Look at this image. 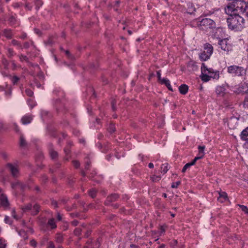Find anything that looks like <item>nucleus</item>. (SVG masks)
Segmentation results:
<instances>
[{
  "mask_svg": "<svg viewBox=\"0 0 248 248\" xmlns=\"http://www.w3.org/2000/svg\"><path fill=\"white\" fill-rule=\"evenodd\" d=\"M218 45L222 50L228 53L232 50V45L227 38L219 39Z\"/></svg>",
  "mask_w": 248,
  "mask_h": 248,
  "instance_id": "4",
  "label": "nucleus"
},
{
  "mask_svg": "<svg viewBox=\"0 0 248 248\" xmlns=\"http://www.w3.org/2000/svg\"><path fill=\"white\" fill-rule=\"evenodd\" d=\"M225 88L221 86H218L216 88V92L217 94L220 96H223L225 93Z\"/></svg>",
  "mask_w": 248,
  "mask_h": 248,
  "instance_id": "20",
  "label": "nucleus"
},
{
  "mask_svg": "<svg viewBox=\"0 0 248 248\" xmlns=\"http://www.w3.org/2000/svg\"><path fill=\"white\" fill-rule=\"evenodd\" d=\"M82 230L80 228H77L74 230V233L76 235L78 236L81 234Z\"/></svg>",
  "mask_w": 248,
  "mask_h": 248,
  "instance_id": "44",
  "label": "nucleus"
},
{
  "mask_svg": "<svg viewBox=\"0 0 248 248\" xmlns=\"http://www.w3.org/2000/svg\"><path fill=\"white\" fill-rule=\"evenodd\" d=\"M238 206L240 207L242 210L246 214H248V208L247 206L243 205H240L239 204Z\"/></svg>",
  "mask_w": 248,
  "mask_h": 248,
  "instance_id": "42",
  "label": "nucleus"
},
{
  "mask_svg": "<svg viewBox=\"0 0 248 248\" xmlns=\"http://www.w3.org/2000/svg\"><path fill=\"white\" fill-rule=\"evenodd\" d=\"M25 7L28 9L29 10H31L32 7L30 5V4L28 2H26Z\"/></svg>",
  "mask_w": 248,
  "mask_h": 248,
  "instance_id": "57",
  "label": "nucleus"
},
{
  "mask_svg": "<svg viewBox=\"0 0 248 248\" xmlns=\"http://www.w3.org/2000/svg\"><path fill=\"white\" fill-rule=\"evenodd\" d=\"M225 12L226 14L229 15V16H231L234 15V14H237V11L235 9V7L233 3H229L224 8Z\"/></svg>",
  "mask_w": 248,
  "mask_h": 248,
  "instance_id": "9",
  "label": "nucleus"
},
{
  "mask_svg": "<svg viewBox=\"0 0 248 248\" xmlns=\"http://www.w3.org/2000/svg\"><path fill=\"white\" fill-rule=\"evenodd\" d=\"M30 244L31 246L33 247H36L37 246V242L34 239L31 240L30 241Z\"/></svg>",
  "mask_w": 248,
  "mask_h": 248,
  "instance_id": "51",
  "label": "nucleus"
},
{
  "mask_svg": "<svg viewBox=\"0 0 248 248\" xmlns=\"http://www.w3.org/2000/svg\"><path fill=\"white\" fill-rule=\"evenodd\" d=\"M6 244L4 239L0 238V248H5Z\"/></svg>",
  "mask_w": 248,
  "mask_h": 248,
  "instance_id": "39",
  "label": "nucleus"
},
{
  "mask_svg": "<svg viewBox=\"0 0 248 248\" xmlns=\"http://www.w3.org/2000/svg\"><path fill=\"white\" fill-rule=\"evenodd\" d=\"M219 196L218 198V200L222 202L228 199L227 194L225 192L220 191L219 192Z\"/></svg>",
  "mask_w": 248,
  "mask_h": 248,
  "instance_id": "15",
  "label": "nucleus"
},
{
  "mask_svg": "<svg viewBox=\"0 0 248 248\" xmlns=\"http://www.w3.org/2000/svg\"><path fill=\"white\" fill-rule=\"evenodd\" d=\"M227 72L235 77H243L246 74V70L243 67L232 65L227 67Z\"/></svg>",
  "mask_w": 248,
  "mask_h": 248,
  "instance_id": "3",
  "label": "nucleus"
},
{
  "mask_svg": "<svg viewBox=\"0 0 248 248\" xmlns=\"http://www.w3.org/2000/svg\"><path fill=\"white\" fill-rule=\"evenodd\" d=\"M14 130L16 132H18L19 131V129L16 124H14Z\"/></svg>",
  "mask_w": 248,
  "mask_h": 248,
  "instance_id": "56",
  "label": "nucleus"
},
{
  "mask_svg": "<svg viewBox=\"0 0 248 248\" xmlns=\"http://www.w3.org/2000/svg\"><path fill=\"white\" fill-rule=\"evenodd\" d=\"M241 138L244 140H248V126L242 131Z\"/></svg>",
  "mask_w": 248,
  "mask_h": 248,
  "instance_id": "18",
  "label": "nucleus"
},
{
  "mask_svg": "<svg viewBox=\"0 0 248 248\" xmlns=\"http://www.w3.org/2000/svg\"><path fill=\"white\" fill-rule=\"evenodd\" d=\"M204 155V154H198V155L194 158V159L192 160L194 163H195L196 161L200 159H202Z\"/></svg>",
  "mask_w": 248,
  "mask_h": 248,
  "instance_id": "36",
  "label": "nucleus"
},
{
  "mask_svg": "<svg viewBox=\"0 0 248 248\" xmlns=\"http://www.w3.org/2000/svg\"><path fill=\"white\" fill-rule=\"evenodd\" d=\"M7 56L9 58H12L14 55V54H15L13 49L11 48H7Z\"/></svg>",
  "mask_w": 248,
  "mask_h": 248,
  "instance_id": "32",
  "label": "nucleus"
},
{
  "mask_svg": "<svg viewBox=\"0 0 248 248\" xmlns=\"http://www.w3.org/2000/svg\"><path fill=\"white\" fill-rule=\"evenodd\" d=\"M160 178H161V177L160 176H155V175H154L151 177L152 181L154 182L158 181L160 179Z\"/></svg>",
  "mask_w": 248,
  "mask_h": 248,
  "instance_id": "49",
  "label": "nucleus"
},
{
  "mask_svg": "<svg viewBox=\"0 0 248 248\" xmlns=\"http://www.w3.org/2000/svg\"><path fill=\"white\" fill-rule=\"evenodd\" d=\"M201 79L204 82H207L212 78L207 73L202 72Z\"/></svg>",
  "mask_w": 248,
  "mask_h": 248,
  "instance_id": "22",
  "label": "nucleus"
},
{
  "mask_svg": "<svg viewBox=\"0 0 248 248\" xmlns=\"http://www.w3.org/2000/svg\"><path fill=\"white\" fill-rule=\"evenodd\" d=\"M233 121L235 122V124L237 123V119H236V118H235V117H231L229 119L228 122V125L230 127V128H231V129L234 128L235 126V124H234L233 125H232V122H233Z\"/></svg>",
  "mask_w": 248,
  "mask_h": 248,
  "instance_id": "24",
  "label": "nucleus"
},
{
  "mask_svg": "<svg viewBox=\"0 0 248 248\" xmlns=\"http://www.w3.org/2000/svg\"><path fill=\"white\" fill-rule=\"evenodd\" d=\"M11 43H12V45H14V46H17L19 47H22L21 44L19 42H18L16 40H13L12 41Z\"/></svg>",
  "mask_w": 248,
  "mask_h": 248,
  "instance_id": "45",
  "label": "nucleus"
},
{
  "mask_svg": "<svg viewBox=\"0 0 248 248\" xmlns=\"http://www.w3.org/2000/svg\"><path fill=\"white\" fill-rule=\"evenodd\" d=\"M73 165L76 168H78L79 167L80 163L78 161L74 160L73 161Z\"/></svg>",
  "mask_w": 248,
  "mask_h": 248,
  "instance_id": "50",
  "label": "nucleus"
},
{
  "mask_svg": "<svg viewBox=\"0 0 248 248\" xmlns=\"http://www.w3.org/2000/svg\"><path fill=\"white\" fill-rule=\"evenodd\" d=\"M179 90L181 94H186L188 92V87L186 84H182L179 87Z\"/></svg>",
  "mask_w": 248,
  "mask_h": 248,
  "instance_id": "17",
  "label": "nucleus"
},
{
  "mask_svg": "<svg viewBox=\"0 0 248 248\" xmlns=\"http://www.w3.org/2000/svg\"><path fill=\"white\" fill-rule=\"evenodd\" d=\"M55 245L52 241H50L48 243V246L47 248H54Z\"/></svg>",
  "mask_w": 248,
  "mask_h": 248,
  "instance_id": "53",
  "label": "nucleus"
},
{
  "mask_svg": "<svg viewBox=\"0 0 248 248\" xmlns=\"http://www.w3.org/2000/svg\"><path fill=\"white\" fill-rule=\"evenodd\" d=\"M10 204L7 196L2 193V189L0 188V207L7 209L9 207Z\"/></svg>",
  "mask_w": 248,
  "mask_h": 248,
  "instance_id": "7",
  "label": "nucleus"
},
{
  "mask_svg": "<svg viewBox=\"0 0 248 248\" xmlns=\"http://www.w3.org/2000/svg\"><path fill=\"white\" fill-rule=\"evenodd\" d=\"M161 83L162 84H165L170 91H172V87L170 85V82L169 79L163 78L161 80Z\"/></svg>",
  "mask_w": 248,
  "mask_h": 248,
  "instance_id": "19",
  "label": "nucleus"
},
{
  "mask_svg": "<svg viewBox=\"0 0 248 248\" xmlns=\"http://www.w3.org/2000/svg\"><path fill=\"white\" fill-rule=\"evenodd\" d=\"M32 205L31 204H28L24 206H23L22 209L24 212H27L29 211H31Z\"/></svg>",
  "mask_w": 248,
  "mask_h": 248,
  "instance_id": "35",
  "label": "nucleus"
},
{
  "mask_svg": "<svg viewBox=\"0 0 248 248\" xmlns=\"http://www.w3.org/2000/svg\"><path fill=\"white\" fill-rule=\"evenodd\" d=\"M49 154L51 158L53 159L58 156V153L54 150L51 146L49 147Z\"/></svg>",
  "mask_w": 248,
  "mask_h": 248,
  "instance_id": "23",
  "label": "nucleus"
},
{
  "mask_svg": "<svg viewBox=\"0 0 248 248\" xmlns=\"http://www.w3.org/2000/svg\"><path fill=\"white\" fill-rule=\"evenodd\" d=\"M78 222L77 220H74L71 222V224L74 226H76L78 225Z\"/></svg>",
  "mask_w": 248,
  "mask_h": 248,
  "instance_id": "58",
  "label": "nucleus"
},
{
  "mask_svg": "<svg viewBox=\"0 0 248 248\" xmlns=\"http://www.w3.org/2000/svg\"><path fill=\"white\" fill-rule=\"evenodd\" d=\"M20 146L22 147L25 148L27 145V143L24 138V137L21 135L20 138Z\"/></svg>",
  "mask_w": 248,
  "mask_h": 248,
  "instance_id": "28",
  "label": "nucleus"
},
{
  "mask_svg": "<svg viewBox=\"0 0 248 248\" xmlns=\"http://www.w3.org/2000/svg\"><path fill=\"white\" fill-rule=\"evenodd\" d=\"M204 51H205L207 52V55L211 56L213 52V46L209 43H206L204 45Z\"/></svg>",
  "mask_w": 248,
  "mask_h": 248,
  "instance_id": "14",
  "label": "nucleus"
},
{
  "mask_svg": "<svg viewBox=\"0 0 248 248\" xmlns=\"http://www.w3.org/2000/svg\"><path fill=\"white\" fill-rule=\"evenodd\" d=\"M196 21L197 26L201 30L208 31L217 28L216 22L209 18H199Z\"/></svg>",
  "mask_w": 248,
  "mask_h": 248,
  "instance_id": "2",
  "label": "nucleus"
},
{
  "mask_svg": "<svg viewBox=\"0 0 248 248\" xmlns=\"http://www.w3.org/2000/svg\"><path fill=\"white\" fill-rule=\"evenodd\" d=\"M3 35L7 38H11L13 35L12 31L10 30H4L3 31Z\"/></svg>",
  "mask_w": 248,
  "mask_h": 248,
  "instance_id": "29",
  "label": "nucleus"
},
{
  "mask_svg": "<svg viewBox=\"0 0 248 248\" xmlns=\"http://www.w3.org/2000/svg\"><path fill=\"white\" fill-rule=\"evenodd\" d=\"M156 74H157V78H158V80L161 82V80L162 79V78H161L160 71H157Z\"/></svg>",
  "mask_w": 248,
  "mask_h": 248,
  "instance_id": "55",
  "label": "nucleus"
},
{
  "mask_svg": "<svg viewBox=\"0 0 248 248\" xmlns=\"http://www.w3.org/2000/svg\"><path fill=\"white\" fill-rule=\"evenodd\" d=\"M62 216H61V215L60 214H58V215H57V219L58 220H62Z\"/></svg>",
  "mask_w": 248,
  "mask_h": 248,
  "instance_id": "64",
  "label": "nucleus"
},
{
  "mask_svg": "<svg viewBox=\"0 0 248 248\" xmlns=\"http://www.w3.org/2000/svg\"><path fill=\"white\" fill-rule=\"evenodd\" d=\"M90 162H87V163H86V165L85 166V169L86 170H88L89 168V166H90Z\"/></svg>",
  "mask_w": 248,
  "mask_h": 248,
  "instance_id": "63",
  "label": "nucleus"
},
{
  "mask_svg": "<svg viewBox=\"0 0 248 248\" xmlns=\"http://www.w3.org/2000/svg\"><path fill=\"white\" fill-rule=\"evenodd\" d=\"M29 43L28 42H25L24 44V48H27L29 47Z\"/></svg>",
  "mask_w": 248,
  "mask_h": 248,
  "instance_id": "61",
  "label": "nucleus"
},
{
  "mask_svg": "<svg viewBox=\"0 0 248 248\" xmlns=\"http://www.w3.org/2000/svg\"><path fill=\"white\" fill-rule=\"evenodd\" d=\"M39 210V206L38 204H34L33 207H31V213L32 215H36Z\"/></svg>",
  "mask_w": 248,
  "mask_h": 248,
  "instance_id": "25",
  "label": "nucleus"
},
{
  "mask_svg": "<svg viewBox=\"0 0 248 248\" xmlns=\"http://www.w3.org/2000/svg\"><path fill=\"white\" fill-rule=\"evenodd\" d=\"M194 164H195V163H194V162H193V161H192L190 163H188L186 164L184 166V167L182 169V172H185L188 168H189L190 166H191Z\"/></svg>",
  "mask_w": 248,
  "mask_h": 248,
  "instance_id": "31",
  "label": "nucleus"
},
{
  "mask_svg": "<svg viewBox=\"0 0 248 248\" xmlns=\"http://www.w3.org/2000/svg\"><path fill=\"white\" fill-rule=\"evenodd\" d=\"M2 63L4 64V67L5 68H6L7 67V66H8V64L7 61L6 59H3L2 60Z\"/></svg>",
  "mask_w": 248,
  "mask_h": 248,
  "instance_id": "59",
  "label": "nucleus"
},
{
  "mask_svg": "<svg viewBox=\"0 0 248 248\" xmlns=\"http://www.w3.org/2000/svg\"><path fill=\"white\" fill-rule=\"evenodd\" d=\"M1 155L3 159H6L8 157V155L6 152L1 153Z\"/></svg>",
  "mask_w": 248,
  "mask_h": 248,
  "instance_id": "54",
  "label": "nucleus"
},
{
  "mask_svg": "<svg viewBox=\"0 0 248 248\" xmlns=\"http://www.w3.org/2000/svg\"><path fill=\"white\" fill-rule=\"evenodd\" d=\"M187 67L188 70L189 71H195L198 69V66L196 64V63L193 61H190L187 63Z\"/></svg>",
  "mask_w": 248,
  "mask_h": 248,
  "instance_id": "12",
  "label": "nucleus"
},
{
  "mask_svg": "<svg viewBox=\"0 0 248 248\" xmlns=\"http://www.w3.org/2000/svg\"><path fill=\"white\" fill-rule=\"evenodd\" d=\"M35 4L36 9H38L43 4V2L42 0H35Z\"/></svg>",
  "mask_w": 248,
  "mask_h": 248,
  "instance_id": "34",
  "label": "nucleus"
},
{
  "mask_svg": "<svg viewBox=\"0 0 248 248\" xmlns=\"http://www.w3.org/2000/svg\"><path fill=\"white\" fill-rule=\"evenodd\" d=\"M63 236L61 234H57L56 237V241L57 243H61L63 241Z\"/></svg>",
  "mask_w": 248,
  "mask_h": 248,
  "instance_id": "33",
  "label": "nucleus"
},
{
  "mask_svg": "<svg viewBox=\"0 0 248 248\" xmlns=\"http://www.w3.org/2000/svg\"><path fill=\"white\" fill-rule=\"evenodd\" d=\"M244 13H245L246 15L248 17V6L246 8L245 11H244Z\"/></svg>",
  "mask_w": 248,
  "mask_h": 248,
  "instance_id": "62",
  "label": "nucleus"
},
{
  "mask_svg": "<svg viewBox=\"0 0 248 248\" xmlns=\"http://www.w3.org/2000/svg\"><path fill=\"white\" fill-rule=\"evenodd\" d=\"M234 6L235 7L237 13L239 12L244 14L248 4L246 3L243 0H234L233 1Z\"/></svg>",
  "mask_w": 248,
  "mask_h": 248,
  "instance_id": "6",
  "label": "nucleus"
},
{
  "mask_svg": "<svg viewBox=\"0 0 248 248\" xmlns=\"http://www.w3.org/2000/svg\"><path fill=\"white\" fill-rule=\"evenodd\" d=\"M32 120V117L31 115H25L21 119L23 124H27L31 123Z\"/></svg>",
  "mask_w": 248,
  "mask_h": 248,
  "instance_id": "16",
  "label": "nucleus"
},
{
  "mask_svg": "<svg viewBox=\"0 0 248 248\" xmlns=\"http://www.w3.org/2000/svg\"><path fill=\"white\" fill-rule=\"evenodd\" d=\"M27 95L29 96H32L33 94V92L29 89H27L25 91Z\"/></svg>",
  "mask_w": 248,
  "mask_h": 248,
  "instance_id": "47",
  "label": "nucleus"
},
{
  "mask_svg": "<svg viewBox=\"0 0 248 248\" xmlns=\"http://www.w3.org/2000/svg\"><path fill=\"white\" fill-rule=\"evenodd\" d=\"M201 71L202 72L207 73L213 78L218 79L219 77L218 71H215L212 68H207L204 63H202Z\"/></svg>",
  "mask_w": 248,
  "mask_h": 248,
  "instance_id": "5",
  "label": "nucleus"
},
{
  "mask_svg": "<svg viewBox=\"0 0 248 248\" xmlns=\"http://www.w3.org/2000/svg\"><path fill=\"white\" fill-rule=\"evenodd\" d=\"M96 193V191L94 189H92L90 190L89 191V195L93 198L95 197Z\"/></svg>",
  "mask_w": 248,
  "mask_h": 248,
  "instance_id": "38",
  "label": "nucleus"
},
{
  "mask_svg": "<svg viewBox=\"0 0 248 248\" xmlns=\"http://www.w3.org/2000/svg\"><path fill=\"white\" fill-rule=\"evenodd\" d=\"M6 167L14 177L16 178L19 176V169L17 166H15L12 163H8L6 165Z\"/></svg>",
  "mask_w": 248,
  "mask_h": 248,
  "instance_id": "8",
  "label": "nucleus"
},
{
  "mask_svg": "<svg viewBox=\"0 0 248 248\" xmlns=\"http://www.w3.org/2000/svg\"><path fill=\"white\" fill-rule=\"evenodd\" d=\"M23 5V3L22 2H15L13 4V6L15 8H19Z\"/></svg>",
  "mask_w": 248,
  "mask_h": 248,
  "instance_id": "40",
  "label": "nucleus"
},
{
  "mask_svg": "<svg viewBox=\"0 0 248 248\" xmlns=\"http://www.w3.org/2000/svg\"><path fill=\"white\" fill-rule=\"evenodd\" d=\"M4 221H5V223H8L9 224H12V221L10 220L9 217L8 216H6L5 217Z\"/></svg>",
  "mask_w": 248,
  "mask_h": 248,
  "instance_id": "52",
  "label": "nucleus"
},
{
  "mask_svg": "<svg viewBox=\"0 0 248 248\" xmlns=\"http://www.w3.org/2000/svg\"><path fill=\"white\" fill-rule=\"evenodd\" d=\"M170 166L168 163L163 164L161 167V171L162 173H166L169 170Z\"/></svg>",
  "mask_w": 248,
  "mask_h": 248,
  "instance_id": "26",
  "label": "nucleus"
},
{
  "mask_svg": "<svg viewBox=\"0 0 248 248\" xmlns=\"http://www.w3.org/2000/svg\"><path fill=\"white\" fill-rule=\"evenodd\" d=\"M119 198V196L117 194H112L108 196L105 202L106 204H108L112 202H114Z\"/></svg>",
  "mask_w": 248,
  "mask_h": 248,
  "instance_id": "10",
  "label": "nucleus"
},
{
  "mask_svg": "<svg viewBox=\"0 0 248 248\" xmlns=\"http://www.w3.org/2000/svg\"><path fill=\"white\" fill-rule=\"evenodd\" d=\"M19 59L21 61H26L28 62V58L27 56L21 55L19 56Z\"/></svg>",
  "mask_w": 248,
  "mask_h": 248,
  "instance_id": "48",
  "label": "nucleus"
},
{
  "mask_svg": "<svg viewBox=\"0 0 248 248\" xmlns=\"http://www.w3.org/2000/svg\"><path fill=\"white\" fill-rule=\"evenodd\" d=\"M19 80V78L16 76H14L12 79V81L14 84H16Z\"/></svg>",
  "mask_w": 248,
  "mask_h": 248,
  "instance_id": "43",
  "label": "nucleus"
},
{
  "mask_svg": "<svg viewBox=\"0 0 248 248\" xmlns=\"http://www.w3.org/2000/svg\"><path fill=\"white\" fill-rule=\"evenodd\" d=\"M238 93H246L248 91V85L246 83H242L237 89Z\"/></svg>",
  "mask_w": 248,
  "mask_h": 248,
  "instance_id": "13",
  "label": "nucleus"
},
{
  "mask_svg": "<svg viewBox=\"0 0 248 248\" xmlns=\"http://www.w3.org/2000/svg\"><path fill=\"white\" fill-rule=\"evenodd\" d=\"M12 217H13L14 218H15V219H17V217H16V211H15V210L14 209H13V210H12Z\"/></svg>",
  "mask_w": 248,
  "mask_h": 248,
  "instance_id": "60",
  "label": "nucleus"
},
{
  "mask_svg": "<svg viewBox=\"0 0 248 248\" xmlns=\"http://www.w3.org/2000/svg\"><path fill=\"white\" fill-rule=\"evenodd\" d=\"M210 56L208 55L207 52L205 51L202 52L200 54V58L202 61H205L210 58Z\"/></svg>",
  "mask_w": 248,
  "mask_h": 248,
  "instance_id": "21",
  "label": "nucleus"
},
{
  "mask_svg": "<svg viewBox=\"0 0 248 248\" xmlns=\"http://www.w3.org/2000/svg\"><path fill=\"white\" fill-rule=\"evenodd\" d=\"M181 184V182L180 181H177L176 182L173 183L171 184V187L172 188H176L178 187V186Z\"/></svg>",
  "mask_w": 248,
  "mask_h": 248,
  "instance_id": "41",
  "label": "nucleus"
},
{
  "mask_svg": "<svg viewBox=\"0 0 248 248\" xmlns=\"http://www.w3.org/2000/svg\"><path fill=\"white\" fill-rule=\"evenodd\" d=\"M47 224L51 227L52 229H55L57 227L55 220L54 218H51L48 220Z\"/></svg>",
  "mask_w": 248,
  "mask_h": 248,
  "instance_id": "27",
  "label": "nucleus"
},
{
  "mask_svg": "<svg viewBox=\"0 0 248 248\" xmlns=\"http://www.w3.org/2000/svg\"><path fill=\"white\" fill-rule=\"evenodd\" d=\"M109 132L112 133L115 131V127L113 124H110L108 128Z\"/></svg>",
  "mask_w": 248,
  "mask_h": 248,
  "instance_id": "37",
  "label": "nucleus"
},
{
  "mask_svg": "<svg viewBox=\"0 0 248 248\" xmlns=\"http://www.w3.org/2000/svg\"><path fill=\"white\" fill-rule=\"evenodd\" d=\"M8 22H9V23L11 25H12V26L15 25L16 23V18L15 17H14V16H10V17H9V18L8 19Z\"/></svg>",
  "mask_w": 248,
  "mask_h": 248,
  "instance_id": "30",
  "label": "nucleus"
},
{
  "mask_svg": "<svg viewBox=\"0 0 248 248\" xmlns=\"http://www.w3.org/2000/svg\"><path fill=\"white\" fill-rule=\"evenodd\" d=\"M205 149L204 146H199L198 150L199 154H204V150Z\"/></svg>",
  "mask_w": 248,
  "mask_h": 248,
  "instance_id": "46",
  "label": "nucleus"
},
{
  "mask_svg": "<svg viewBox=\"0 0 248 248\" xmlns=\"http://www.w3.org/2000/svg\"><path fill=\"white\" fill-rule=\"evenodd\" d=\"M227 22L228 28L232 30L240 31L244 27L245 19L239 14L229 16Z\"/></svg>",
  "mask_w": 248,
  "mask_h": 248,
  "instance_id": "1",
  "label": "nucleus"
},
{
  "mask_svg": "<svg viewBox=\"0 0 248 248\" xmlns=\"http://www.w3.org/2000/svg\"><path fill=\"white\" fill-rule=\"evenodd\" d=\"M12 187L14 189L20 188L21 190L25 189L26 186V185L22 183L19 181H16L14 183H12Z\"/></svg>",
  "mask_w": 248,
  "mask_h": 248,
  "instance_id": "11",
  "label": "nucleus"
}]
</instances>
